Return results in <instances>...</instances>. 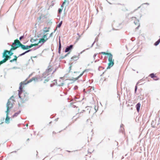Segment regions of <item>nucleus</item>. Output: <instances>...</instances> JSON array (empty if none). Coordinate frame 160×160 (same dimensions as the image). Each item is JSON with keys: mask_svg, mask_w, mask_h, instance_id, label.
<instances>
[{"mask_svg": "<svg viewBox=\"0 0 160 160\" xmlns=\"http://www.w3.org/2000/svg\"><path fill=\"white\" fill-rule=\"evenodd\" d=\"M32 81V78L26 82V80L23 82H21L20 83V86L18 90V95L19 98L21 100V102L22 103H24L29 100L28 93L25 92V91L23 90L22 85H26Z\"/></svg>", "mask_w": 160, "mask_h": 160, "instance_id": "1", "label": "nucleus"}, {"mask_svg": "<svg viewBox=\"0 0 160 160\" xmlns=\"http://www.w3.org/2000/svg\"><path fill=\"white\" fill-rule=\"evenodd\" d=\"M113 56L111 54L109 56L108 60L109 63L108 64V66L107 68V69H110L111 67L113 66L114 64V60L112 59Z\"/></svg>", "mask_w": 160, "mask_h": 160, "instance_id": "2", "label": "nucleus"}, {"mask_svg": "<svg viewBox=\"0 0 160 160\" xmlns=\"http://www.w3.org/2000/svg\"><path fill=\"white\" fill-rule=\"evenodd\" d=\"M44 35L42 37V38L39 39V43H42L41 45H42L44 42H45L49 38H47V33L46 34H43Z\"/></svg>", "mask_w": 160, "mask_h": 160, "instance_id": "3", "label": "nucleus"}, {"mask_svg": "<svg viewBox=\"0 0 160 160\" xmlns=\"http://www.w3.org/2000/svg\"><path fill=\"white\" fill-rule=\"evenodd\" d=\"M34 46V44H31L30 45H24L22 44L21 48L23 50H27L28 49L30 48H31Z\"/></svg>", "mask_w": 160, "mask_h": 160, "instance_id": "4", "label": "nucleus"}, {"mask_svg": "<svg viewBox=\"0 0 160 160\" xmlns=\"http://www.w3.org/2000/svg\"><path fill=\"white\" fill-rule=\"evenodd\" d=\"M73 47V45L72 44L67 46L65 50V52H69L72 49Z\"/></svg>", "mask_w": 160, "mask_h": 160, "instance_id": "5", "label": "nucleus"}, {"mask_svg": "<svg viewBox=\"0 0 160 160\" xmlns=\"http://www.w3.org/2000/svg\"><path fill=\"white\" fill-rule=\"evenodd\" d=\"M85 72V71H83L82 73H81L76 78H72V79H69V80L70 81H73V82H71V83H73L75 81L78 80V78H79L80 77H81L82 75L83 74L84 72Z\"/></svg>", "mask_w": 160, "mask_h": 160, "instance_id": "6", "label": "nucleus"}, {"mask_svg": "<svg viewBox=\"0 0 160 160\" xmlns=\"http://www.w3.org/2000/svg\"><path fill=\"white\" fill-rule=\"evenodd\" d=\"M151 78H153L154 80L157 81L159 79V78H158L154 73H152L149 75Z\"/></svg>", "mask_w": 160, "mask_h": 160, "instance_id": "7", "label": "nucleus"}, {"mask_svg": "<svg viewBox=\"0 0 160 160\" xmlns=\"http://www.w3.org/2000/svg\"><path fill=\"white\" fill-rule=\"evenodd\" d=\"M12 48L10 49V51H12L14 50H16L17 48L21 47V46L18 44H16V45L12 46L11 45Z\"/></svg>", "mask_w": 160, "mask_h": 160, "instance_id": "8", "label": "nucleus"}, {"mask_svg": "<svg viewBox=\"0 0 160 160\" xmlns=\"http://www.w3.org/2000/svg\"><path fill=\"white\" fill-rule=\"evenodd\" d=\"M159 121H158V123H156V120H155V121L152 120L151 122V125H152V127L153 128H155L156 127V125L157 124V126L158 125L159 123Z\"/></svg>", "mask_w": 160, "mask_h": 160, "instance_id": "9", "label": "nucleus"}, {"mask_svg": "<svg viewBox=\"0 0 160 160\" xmlns=\"http://www.w3.org/2000/svg\"><path fill=\"white\" fill-rule=\"evenodd\" d=\"M8 103H9V102H8ZM8 103L7 105H6L7 110L6 111V116H8V115L9 114L10 112V109L12 108V107H11L10 108H8Z\"/></svg>", "mask_w": 160, "mask_h": 160, "instance_id": "10", "label": "nucleus"}, {"mask_svg": "<svg viewBox=\"0 0 160 160\" xmlns=\"http://www.w3.org/2000/svg\"><path fill=\"white\" fill-rule=\"evenodd\" d=\"M50 29V27H48V28L47 27L44 28L43 30V34H45L46 32H49Z\"/></svg>", "mask_w": 160, "mask_h": 160, "instance_id": "11", "label": "nucleus"}, {"mask_svg": "<svg viewBox=\"0 0 160 160\" xmlns=\"http://www.w3.org/2000/svg\"><path fill=\"white\" fill-rule=\"evenodd\" d=\"M141 106V104L140 102H138L137 104L136 105V108L138 112H139L140 110V108Z\"/></svg>", "mask_w": 160, "mask_h": 160, "instance_id": "12", "label": "nucleus"}, {"mask_svg": "<svg viewBox=\"0 0 160 160\" xmlns=\"http://www.w3.org/2000/svg\"><path fill=\"white\" fill-rule=\"evenodd\" d=\"M52 70V68L51 67V66L49 65L48 66V68L46 70V72H47L49 74Z\"/></svg>", "mask_w": 160, "mask_h": 160, "instance_id": "13", "label": "nucleus"}, {"mask_svg": "<svg viewBox=\"0 0 160 160\" xmlns=\"http://www.w3.org/2000/svg\"><path fill=\"white\" fill-rule=\"evenodd\" d=\"M124 126V125L122 124L121 125H120V128L119 130V132H122V133H123L124 131V128H123V126Z\"/></svg>", "mask_w": 160, "mask_h": 160, "instance_id": "14", "label": "nucleus"}, {"mask_svg": "<svg viewBox=\"0 0 160 160\" xmlns=\"http://www.w3.org/2000/svg\"><path fill=\"white\" fill-rule=\"evenodd\" d=\"M14 42L16 44H18L20 45L21 47L22 44L21 43V42L19 41L18 39H16L14 41Z\"/></svg>", "mask_w": 160, "mask_h": 160, "instance_id": "15", "label": "nucleus"}, {"mask_svg": "<svg viewBox=\"0 0 160 160\" xmlns=\"http://www.w3.org/2000/svg\"><path fill=\"white\" fill-rule=\"evenodd\" d=\"M5 122L7 124H8L10 123V117L8 116H6L5 120Z\"/></svg>", "mask_w": 160, "mask_h": 160, "instance_id": "16", "label": "nucleus"}, {"mask_svg": "<svg viewBox=\"0 0 160 160\" xmlns=\"http://www.w3.org/2000/svg\"><path fill=\"white\" fill-rule=\"evenodd\" d=\"M8 102H9V103H8V108H10L11 107H12V108L13 107V105L11 103V101H9V100H8V102H7L6 105H7Z\"/></svg>", "mask_w": 160, "mask_h": 160, "instance_id": "17", "label": "nucleus"}, {"mask_svg": "<svg viewBox=\"0 0 160 160\" xmlns=\"http://www.w3.org/2000/svg\"><path fill=\"white\" fill-rule=\"evenodd\" d=\"M8 51L5 50L4 51V52L2 53V55H4L5 57L8 56Z\"/></svg>", "mask_w": 160, "mask_h": 160, "instance_id": "18", "label": "nucleus"}, {"mask_svg": "<svg viewBox=\"0 0 160 160\" xmlns=\"http://www.w3.org/2000/svg\"><path fill=\"white\" fill-rule=\"evenodd\" d=\"M49 75V74L47 72H46V70L42 74V77L44 78H45L46 77Z\"/></svg>", "mask_w": 160, "mask_h": 160, "instance_id": "19", "label": "nucleus"}, {"mask_svg": "<svg viewBox=\"0 0 160 160\" xmlns=\"http://www.w3.org/2000/svg\"><path fill=\"white\" fill-rule=\"evenodd\" d=\"M79 58V57L78 56H74L73 57H72L71 58V59H72L76 61L78 60Z\"/></svg>", "mask_w": 160, "mask_h": 160, "instance_id": "20", "label": "nucleus"}, {"mask_svg": "<svg viewBox=\"0 0 160 160\" xmlns=\"http://www.w3.org/2000/svg\"><path fill=\"white\" fill-rule=\"evenodd\" d=\"M4 58L3 59L2 61H0V66L2 64L6 62L7 61V60L5 58Z\"/></svg>", "mask_w": 160, "mask_h": 160, "instance_id": "21", "label": "nucleus"}, {"mask_svg": "<svg viewBox=\"0 0 160 160\" xmlns=\"http://www.w3.org/2000/svg\"><path fill=\"white\" fill-rule=\"evenodd\" d=\"M99 54H102L103 55H107L108 56L111 54V53H107L105 52H101L99 53Z\"/></svg>", "mask_w": 160, "mask_h": 160, "instance_id": "22", "label": "nucleus"}, {"mask_svg": "<svg viewBox=\"0 0 160 160\" xmlns=\"http://www.w3.org/2000/svg\"><path fill=\"white\" fill-rule=\"evenodd\" d=\"M11 56H10V55H8L6 57H5L4 55H2V58H5L6 59V60H7V61H8V60L10 59V58H11Z\"/></svg>", "mask_w": 160, "mask_h": 160, "instance_id": "23", "label": "nucleus"}, {"mask_svg": "<svg viewBox=\"0 0 160 160\" xmlns=\"http://www.w3.org/2000/svg\"><path fill=\"white\" fill-rule=\"evenodd\" d=\"M70 53V52H68L67 54H66L64 56H61L59 58V59H62L65 58Z\"/></svg>", "mask_w": 160, "mask_h": 160, "instance_id": "24", "label": "nucleus"}, {"mask_svg": "<svg viewBox=\"0 0 160 160\" xmlns=\"http://www.w3.org/2000/svg\"><path fill=\"white\" fill-rule=\"evenodd\" d=\"M21 112V111L20 110L16 112H15L12 116L13 117H17Z\"/></svg>", "mask_w": 160, "mask_h": 160, "instance_id": "25", "label": "nucleus"}, {"mask_svg": "<svg viewBox=\"0 0 160 160\" xmlns=\"http://www.w3.org/2000/svg\"><path fill=\"white\" fill-rule=\"evenodd\" d=\"M62 21H61L57 25V28H60L62 25Z\"/></svg>", "mask_w": 160, "mask_h": 160, "instance_id": "26", "label": "nucleus"}, {"mask_svg": "<svg viewBox=\"0 0 160 160\" xmlns=\"http://www.w3.org/2000/svg\"><path fill=\"white\" fill-rule=\"evenodd\" d=\"M134 22L135 25H139V24H140L139 23V20L138 19H137L136 21H134Z\"/></svg>", "mask_w": 160, "mask_h": 160, "instance_id": "27", "label": "nucleus"}, {"mask_svg": "<svg viewBox=\"0 0 160 160\" xmlns=\"http://www.w3.org/2000/svg\"><path fill=\"white\" fill-rule=\"evenodd\" d=\"M50 79V77H48L47 79L44 80V83H46V82H48Z\"/></svg>", "mask_w": 160, "mask_h": 160, "instance_id": "28", "label": "nucleus"}, {"mask_svg": "<svg viewBox=\"0 0 160 160\" xmlns=\"http://www.w3.org/2000/svg\"><path fill=\"white\" fill-rule=\"evenodd\" d=\"M63 9L61 8H59L58 10V13L59 14H61Z\"/></svg>", "mask_w": 160, "mask_h": 160, "instance_id": "29", "label": "nucleus"}, {"mask_svg": "<svg viewBox=\"0 0 160 160\" xmlns=\"http://www.w3.org/2000/svg\"><path fill=\"white\" fill-rule=\"evenodd\" d=\"M61 48H62V45H61L60 41V40H59V43L58 49L61 50Z\"/></svg>", "mask_w": 160, "mask_h": 160, "instance_id": "30", "label": "nucleus"}, {"mask_svg": "<svg viewBox=\"0 0 160 160\" xmlns=\"http://www.w3.org/2000/svg\"><path fill=\"white\" fill-rule=\"evenodd\" d=\"M32 81H34L35 82H36L38 81V79L37 78H36L35 77H33L32 78Z\"/></svg>", "mask_w": 160, "mask_h": 160, "instance_id": "31", "label": "nucleus"}, {"mask_svg": "<svg viewBox=\"0 0 160 160\" xmlns=\"http://www.w3.org/2000/svg\"><path fill=\"white\" fill-rule=\"evenodd\" d=\"M32 49H29L27 50V51H25V52H24L25 54L30 52L32 50Z\"/></svg>", "mask_w": 160, "mask_h": 160, "instance_id": "32", "label": "nucleus"}, {"mask_svg": "<svg viewBox=\"0 0 160 160\" xmlns=\"http://www.w3.org/2000/svg\"><path fill=\"white\" fill-rule=\"evenodd\" d=\"M37 40H38L37 39L35 40V39H33V38H32L30 39V41L31 42L33 43L34 42L36 41Z\"/></svg>", "mask_w": 160, "mask_h": 160, "instance_id": "33", "label": "nucleus"}, {"mask_svg": "<svg viewBox=\"0 0 160 160\" xmlns=\"http://www.w3.org/2000/svg\"><path fill=\"white\" fill-rule=\"evenodd\" d=\"M13 54V53L12 52V51H8V55L10 56H12Z\"/></svg>", "mask_w": 160, "mask_h": 160, "instance_id": "34", "label": "nucleus"}, {"mask_svg": "<svg viewBox=\"0 0 160 160\" xmlns=\"http://www.w3.org/2000/svg\"><path fill=\"white\" fill-rule=\"evenodd\" d=\"M89 49V48H87V49H85V50H83L81 52L79 53L78 54V56L79 57V55H80V54H82V52H84L86 50H88Z\"/></svg>", "mask_w": 160, "mask_h": 160, "instance_id": "35", "label": "nucleus"}, {"mask_svg": "<svg viewBox=\"0 0 160 160\" xmlns=\"http://www.w3.org/2000/svg\"><path fill=\"white\" fill-rule=\"evenodd\" d=\"M138 89V87L137 85H136L135 88L134 93H136Z\"/></svg>", "mask_w": 160, "mask_h": 160, "instance_id": "36", "label": "nucleus"}, {"mask_svg": "<svg viewBox=\"0 0 160 160\" xmlns=\"http://www.w3.org/2000/svg\"><path fill=\"white\" fill-rule=\"evenodd\" d=\"M14 61L16 62L17 61L16 60H15L14 58L13 59H12L10 60L9 61V62H14Z\"/></svg>", "mask_w": 160, "mask_h": 160, "instance_id": "37", "label": "nucleus"}, {"mask_svg": "<svg viewBox=\"0 0 160 160\" xmlns=\"http://www.w3.org/2000/svg\"><path fill=\"white\" fill-rule=\"evenodd\" d=\"M24 38V34H23V35L22 36L20 37L19 40H21L22 39Z\"/></svg>", "mask_w": 160, "mask_h": 160, "instance_id": "38", "label": "nucleus"}, {"mask_svg": "<svg viewBox=\"0 0 160 160\" xmlns=\"http://www.w3.org/2000/svg\"><path fill=\"white\" fill-rule=\"evenodd\" d=\"M102 68V69H104V68H103V67H102V66H99V67H98V70L99 71H100L101 70V69Z\"/></svg>", "mask_w": 160, "mask_h": 160, "instance_id": "39", "label": "nucleus"}, {"mask_svg": "<svg viewBox=\"0 0 160 160\" xmlns=\"http://www.w3.org/2000/svg\"><path fill=\"white\" fill-rule=\"evenodd\" d=\"M72 63H71V64H69L70 65L69 68V72H70V71L71 70V68H72Z\"/></svg>", "mask_w": 160, "mask_h": 160, "instance_id": "40", "label": "nucleus"}, {"mask_svg": "<svg viewBox=\"0 0 160 160\" xmlns=\"http://www.w3.org/2000/svg\"><path fill=\"white\" fill-rule=\"evenodd\" d=\"M70 104L72 105V107L74 108H78L75 105H74L72 104V103H70Z\"/></svg>", "mask_w": 160, "mask_h": 160, "instance_id": "41", "label": "nucleus"}, {"mask_svg": "<svg viewBox=\"0 0 160 160\" xmlns=\"http://www.w3.org/2000/svg\"><path fill=\"white\" fill-rule=\"evenodd\" d=\"M53 32H52L50 34V35H49V37L48 38H50L51 37H52V35H53Z\"/></svg>", "mask_w": 160, "mask_h": 160, "instance_id": "42", "label": "nucleus"}, {"mask_svg": "<svg viewBox=\"0 0 160 160\" xmlns=\"http://www.w3.org/2000/svg\"><path fill=\"white\" fill-rule=\"evenodd\" d=\"M78 87L77 85H76L75 86L74 89V90H77L78 89Z\"/></svg>", "mask_w": 160, "mask_h": 160, "instance_id": "43", "label": "nucleus"}, {"mask_svg": "<svg viewBox=\"0 0 160 160\" xmlns=\"http://www.w3.org/2000/svg\"><path fill=\"white\" fill-rule=\"evenodd\" d=\"M25 54L23 52L21 54H20L18 57H20V56H23V55H24Z\"/></svg>", "mask_w": 160, "mask_h": 160, "instance_id": "44", "label": "nucleus"}, {"mask_svg": "<svg viewBox=\"0 0 160 160\" xmlns=\"http://www.w3.org/2000/svg\"><path fill=\"white\" fill-rule=\"evenodd\" d=\"M14 59L16 60V61H17V58H18V57H17L16 55H14Z\"/></svg>", "mask_w": 160, "mask_h": 160, "instance_id": "45", "label": "nucleus"}, {"mask_svg": "<svg viewBox=\"0 0 160 160\" xmlns=\"http://www.w3.org/2000/svg\"><path fill=\"white\" fill-rule=\"evenodd\" d=\"M66 2L67 0H64V1L63 2L62 4L64 5L66 3Z\"/></svg>", "mask_w": 160, "mask_h": 160, "instance_id": "46", "label": "nucleus"}, {"mask_svg": "<svg viewBox=\"0 0 160 160\" xmlns=\"http://www.w3.org/2000/svg\"><path fill=\"white\" fill-rule=\"evenodd\" d=\"M98 41V38L96 37L95 39V40L94 41H95V42H97Z\"/></svg>", "mask_w": 160, "mask_h": 160, "instance_id": "47", "label": "nucleus"}, {"mask_svg": "<svg viewBox=\"0 0 160 160\" xmlns=\"http://www.w3.org/2000/svg\"><path fill=\"white\" fill-rule=\"evenodd\" d=\"M97 53H96V54L95 53V54L94 55H93V58H94V59H95V57H96V56H97Z\"/></svg>", "mask_w": 160, "mask_h": 160, "instance_id": "48", "label": "nucleus"}, {"mask_svg": "<svg viewBox=\"0 0 160 160\" xmlns=\"http://www.w3.org/2000/svg\"><path fill=\"white\" fill-rule=\"evenodd\" d=\"M95 43V41H94L93 42L91 46L90 47V48H92L94 44Z\"/></svg>", "mask_w": 160, "mask_h": 160, "instance_id": "49", "label": "nucleus"}, {"mask_svg": "<svg viewBox=\"0 0 160 160\" xmlns=\"http://www.w3.org/2000/svg\"><path fill=\"white\" fill-rule=\"evenodd\" d=\"M18 105L19 107H22L23 106L22 105H21L19 102L18 103Z\"/></svg>", "mask_w": 160, "mask_h": 160, "instance_id": "50", "label": "nucleus"}, {"mask_svg": "<svg viewBox=\"0 0 160 160\" xmlns=\"http://www.w3.org/2000/svg\"><path fill=\"white\" fill-rule=\"evenodd\" d=\"M39 43H41H41H39V42H38V43H35V44H34V46H37V45H38V44H39Z\"/></svg>", "mask_w": 160, "mask_h": 160, "instance_id": "51", "label": "nucleus"}, {"mask_svg": "<svg viewBox=\"0 0 160 160\" xmlns=\"http://www.w3.org/2000/svg\"><path fill=\"white\" fill-rule=\"evenodd\" d=\"M42 33H41V34H38V38H39L42 35Z\"/></svg>", "mask_w": 160, "mask_h": 160, "instance_id": "52", "label": "nucleus"}, {"mask_svg": "<svg viewBox=\"0 0 160 160\" xmlns=\"http://www.w3.org/2000/svg\"><path fill=\"white\" fill-rule=\"evenodd\" d=\"M64 5L62 4V5H61V6L60 8H62V9H63V8Z\"/></svg>", "mask_w": 160, "mask_h": 160, "instance_id": "53", "label": "nucleus"}, {"mask_svg": "<svg viewBox=\"0 0 160 160\" xmlns=\"http://www.w3.org/2000/svg\"><path fill=\"white\" fill-rule=\"evenodd\" d=\"M16 44L15 43V42H14L12 43V46H14L16 45Z\"/></svg>", "mask_w": 160, "mask_h": 160, "instance_id": "54", "label": "nucleus"}, {"mask_svg": "<svg viewBox=\"0 0 160 160\" xmlns=\"http://www.w3.org/2000/svg\"><path fill=\"white\" fill-rule=\"evenodd\" d=\"M140 26V24H139V25L138 26L137 28H136V29H138Z\"/></svg>", "mask_w": 160, "mask_h": 160, "instance_id": "55", "label": "nucleus"}, {"mask_svg": "<svg viewBox=\"0 0 160 160\" xmlns=\"http://www.w3.org/2000/svg\"><path fill=\"white\" fill-rule=\"evenodd\" d=\"M61 49H58V52L59 54L61 53Z\"/></svg>", "mask_w": 160, "mask_h": 160, "instance_id": "56", "label": "nucleus"}, {"mask_svg": "<svg viewBox=\"0 0 160 160\" xmlns=\"http://www.w3.org/2000/svg\"><path fill=\"white\" fill-rule=\"evenodd\" d=\"M57 70V68L55 69V70L52 73V74Z\"/></svg>", "mask_w": 160, "mask_h": 160, "instance_id": "57", "label": "nucleus"}, {"mask_svg": "<svg viewBox=\"0 0 160 160\" xmlns=\"http://www.w3.org/2000/svg\"><path fill=\"white\" fill-rule=\"evenodd\" d=\"M85 111L84 110H82L81 112H80V113L79 114V115H80L82 113H83Z\"/></svg>", "mask_w": 160, "mask_h": 160, "instance_id": "58", "label": "nucleus"}, {"mask_svg": "<svg viewBox=\"0 0 160 160\" xmlns=\"http://www.w3.org/2000/svg\"><path fill=\"white\" fill-rule=\"evenodd\" d=\"M64 84L63 83H61L60 85H59V86H63Z\"/></svg>", "mask_w": 160, "mask_h": 160, "instance_id": "59", "label": "nucleus"}, {"mask_svg": "<svg viewBox=\"0 0 160 160\" xmlns=\"http://www.w3.org/2000/svg\"><path fill=\"white\" fill-rule=\"evenodd\" d=\"M12 98H14V96H12L10 97V98H9V99H11Z\"/></svg>", "mask_w": 160, "mask_h": 160, "instance_id": "60", "label": "nucleus"}, {"mask_svg": "<svg viewBox=\"0 0 160 160\" xmlns=\"http://www.w3.org/2000/svg\"><path fill=\"white\" fill-rule=\"evenodd\" d=\"M53 86V84H51L50 85V86L51 87H52Z\"/></svg>", "mask_w": 160, "mask_h": 160, "instance_id": "61", "label": "nucleus"}, {"mask_svg": "<svg viewBox=\"0 0 160 160\" xmlns=\"http://www.w3.org/2000/svg\"><path fill=\"white\" fill-rule=\"evenodd\" d=\"M57 28H56L54 30V32H53V33L55 32L56 31L57 29Z\"/></svg>", "mask_w": 160, "mask_h": 160, "instance_id": "62", "label": "nucleus"}, {"mask_svg": "<svg viewBox=\"0 0 160 160\" xmlns=\"http://www.w3.org/2000/svg\"><path fill=\"white\" fill-rule=\"evenodd\" d=\"M54 5V3H52V5L50 6H51V7L52 6H53Z\"/></svg>", "mask_w": 160, "mask_h": 160, "instance_id": "63", "label": "nucleus"}, {"mask_svg": "<svg viewBox=\"0 0 160 160\" xmlns=\"http://www.w3.org/2000/svg\"><path fill=\"white\" fill-rule=\"evenodd\" d=\"M77 34L78 35L79 37H80L81 36L79 35V33H78Z\"/></svg>", "mask_w": 160, "mask_h": 160, "instance_id": "64", "label": "nucleus"}]
</instances>
